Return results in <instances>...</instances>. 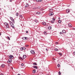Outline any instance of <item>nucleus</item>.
I'll return each mask as SVG.
<instances>
[{"label":"nucleus","mask_w":75,"mask_h":75,"mask_svg":"<svg viewBox=\"0 0 75 75\" xmlns=\"http://www.w3.org/2000/svg\"><path fill=\"white\" fill-rule=\"evenodd\" d=\"M22 48H23V50H25V47H22Z\"/></svg>","instance_id":"37"},{"label":"nucleus","mask_w":75,"mask_h":75,"mask_svg":"<svg viewBox=\"0 0 75 75\" xmlns=\"http://www.w3.org/2000/svg\"><path fill=\"white\" fill-rule=\"evenodd\" d=\"M41 8V7L40 6H38L37 8V9H40Z\"/></svg>","instance_id":"26"},{"label":"nucleus","mask_w":75,"mask_h":75,"mask_svg":"<svg viewBox=\"0 0 75 75\" xmlns=\"http://www.w3.org/2000/svg\"><path fill=\"white\" fill-rule=\"evenodd\" d=\"M61 18H60V17H59L58 18V19H59V20H60V19Z\"/></svg>","instance_id":"47"},{"label":"nucleus","mask_w":75,"mask_h":75,"mask_svg":"<svg viewBox=\"0 0 75 75\" xmlns=\"http://www.w3.org/2000/svg\"><path fill=\"white\" fill-rule=\"evenodd\" d=\"M7 62V63H8V64H10V63H11V62H10L8 60V61Z\"/></svg>","instance_id":"27"},{"label":"nucleus","mask_w":75,"mask_h":75,"mask_svg":"<svg viewBox=\"0 0 75 75\" xmlns=\"http://www.w3.org/2000/svg\"><path fill=\"white\" fill-rule=\"evenodd\" d=\"M44 35H47V33L46 31H44Z\"/></svg>","instance_id":"16"},{"label":"nucleus","mask_w":75,"mask_h":75,"mask_svg":"<svg viewBox=\"0 0 75 75\" xmlns=\"http://www.w3.org/2000/svg\"><path fill=\"white\" fill-rule=\"evenodd\" d=\"M35 21L36 23H38V20H35Z\"/></svg>","instance_id":"34"},{"label":"nucleus","mask_w":75,"mask_h":75,"mask_svg":"<svg viewBox=\"0 0 75 75\" xmlns=\"http://www.w3.org/2000/svg\"><path fill=\"white\" fill-rule=\"evenodd\" d=\"M1 75H4V74H1Z\"/></svg>","instance_id":"53"},{"label":"nucleus","mask_w":75,"mask_h":75,"mask_svg":"<svg viewBox=\"0 0 75 75\" xmlns=\"http://www.w3.org/2000/svg\"><path fill=\"white\" fill-rule=\"evenodd\" d=\"M58 54H59V55H60V56H62V53H58Z\"/></svg>","instance_id":"23"},{"label":"nucleus","mask_w":75,"mask_h":75,"mask_svg":"<svg viewBox=\"0 0 75 75\" xmlns=\"http://www.w3.org/2000/svg\"><path fill=\"white\" fill-rule=\"evenodd\" d=\"M30 52H31V54H34V53H35V52H34V50L31 51Z\"/></svg>","instance_id":"3"},{"label":"nucleus","mask_w":75,"mask_h":75,"mask_svg":"<svg viewBox=\"0 0 75 75\" xmlns=\"http://www.w3.org/2000/svg\"><path fill=\"white\" fill-rule=\"evenodd\" d=\"M61 21H61V20H59L58 21V23H59V24H60V23H61Z\"/></svg>","instance_id":"17"},{"label":"nucleus","mask_w":75,"mask_h":75,"mask_svg":"<svg viewBox=\"0 0 75 75\" xmlns=\"http://www.w3.org/2000/svg\"><path fill=\"white\" fill-rule=\"evenodd\" d=\"M40 13H41L40 12H37L36 13L37 14H40Z\"/></svg>","instance_id":"25"},{"label":"nucleus","mask_w":75,"mask_h":75,"mask_svg":"<svg viewBox=\"0 0 75 75\" xmlns=\"http://www.w3.org/2000/svg\"><path fill=\"white\" fill-rule=\"evenodd\" d=\"M73 29H74V28H73Z\"/></svg>","instance_id":"58"},{"label":"nucleus","mask_w":75,"mask_h":75,"mask_svg":"<svg viewBox=\"0 0 75 75\" xmlns=\"http://www.w3.org/2000/svg\"><path fill=\"white\" fill-rule=\"evenodd\" d=\"M49 15L50 16H53V15H54V13L53 12H50V13H49Z\"/></svg>","instance_id":"2"},{"label":"nucleus","mask_w":75,"mask_h":75,"mask_svg":"<svg viewBox=\"0 0 75 75\" xmlns=\"http://www.w3.org/2000/svg\"><path fill=\"white\" fill-rule=\"evenodd\" d=\"M23 58H26V55H24L23 56Z\"/></svg>","instance_id":"12"},{"label":"nucleus","mask_w":75,"mask_h":75,"mask_svg":"<svg viewBox=\"0 0 75 75\" xmlns=\"http://www.w3.org/2000/svg\"><path fill=\"white\" fill-rule=\"evenodd\" d=\"M28 7V4H27L26 5H25V7Z\"/></svg>","instance_id":"28"},{"label":"nucleus","mask_w":75,"mask_h":75,"mask_svg":"<svg viewBox=\"0 0 75 75\" xmlns=\"http://www.w3.org/2000/svg\"><path fill=\"white\" fill-rule=\"evenodd\" d=\"M7 38L8 40H10V37H9L7 36Z\"/></svg>","instance_id":"20"},{"label":"nucleus","mask_w":75,"mask_h":75,"mask_svg":"<svg viewBox=\"0 0 75 75\" xmlns=\"http://www.w3.org/2000/svg\"><path fill=\"white\" fill-rule=\"evenodd\" d=\"M10 2H11V1H11V0H10Z\"/></svg>","instance_id":"55"},{"label":"nucleus","mask_w":75,"mask_h":75,"mask_svg":"<svg viewBox=\"0 0 75 75\" xmlns=\"http://www.w3.org/2000/svg\"><path fill=\"white\" fill-rule=\"evenodd\" d=\"M4 25H6L8 24V23H4Z\"/></svg>","instance_id":"22"},{"label":"nucleus","mask_w":75,"mask_h":75,"mask_svg":"<svg viewBox=\"0 0 75 75\" xmlns=\"http://www.w3.org/2000/svg\"><path fill=\"white\" fill-rule=\"evenodd\" d=\"M21 66L22 67H23V66H24V64H21Z\"/></svg>","instance_id":"43"},{"label":"nucleus","mask_w":75,"mask_h":75,"mask_svg":"<svg viewBox=\"0 0 75 75\" xmlns=\"http://www.w3.org/2000/svg\"><path fill=\"white\" fill-rule=\"evenodd\" d=\"M33 67L35 69H37V68H38L37 66H33Z\"/></svg>","instance_id":"7"},{"label":"nucleus","mask_w":75,"mask_h":75,"mask_svg":"<svg viewBox=\"0 0 75 75\" xmlns=\"http://www.w3.org/2000/svg\"><path fill=\"white\" fill-rule=\"evenodd\" d=\"M22 39H23V40H27V38L26 37H23L22 38Z\"/></svg>","instance_id":"9"},{"label":"nucleus","mask_w":75,"mask_h":75,"mask_svg":"<svg viewBox=\"0 0 75 75\" xmlns=\"http://www.w3.org/2000/svg\"><path fill=\"white\" fill-rule=\"evenodd\" d=\"M33 73L35 74V70H34L33 71Z\"/></svg>","instance_id":"24"},{"label":"nucleus","mask_w":75,"mask_h":75,"mask_svg":"<svg viewBox=\"0 0 75 75\" xmlns=\"http://www.w3.org/2000/svg\"><path fill=\"white\" fill-rule=\"evenodd\" d=\"M62 32L63 33H64V34H65L66 33V31H65V30H62Z\"/></svg>","instance_id":"10"},{"label":"nucleus","mask_w":75,"mask_h":75,"mask_svg":"<svg viewBox=\"0 0 75 75\" xmlns=\"http://www.w3.org/2000/svg\"><path fill=\"white\" fill-rule=\"evenodd\" d=\"M55 51H58V49H55Z\"/></svg>","instance_id":"40"},{"label":"nucleus","mask_w":75,"mask_h":75,"mask_svg":"<svg viewBox=\"0 0 75 75\" xmlns=\"http://www.w3.org/2000/svg\"><path fill=\"white\" fill-rule=\"evenodd\" d=\"M42 24L44 25H46V23L44 22H42Z\"/></svg>","instance_id":"8"},{"label":"nucleus","mask_w":75,"mask_h":75,"mask_svg":"<svg viewBox=\"0 0 75 75\" xmlns=\"http://www.w3.org/2000/svg\"><path fill=\"white\" fill-rule=\"evenodd\" d=\"M6 28H9V25H8H8H6Z\"/></svg>","instance_id":"15"},{"label":"nucleus","mask_w":75,"mask_h":75,"mask_svg":"<svg viewBox=\"0 0 75 75\" xmlns=\"http://www.w3.org/2000/svg\"><path fill=\"white\" fill-rule=\"evenodd\" d=\"M13 67L12 68V69H13Z\"/></svg>","instance_id":"57"},{"label":"nucleus","mask_w":75,"mask_h":75,"mask_svg":"<svg viewBox=\"0 0 75 75\" xmlns=\"http://www.w3.org/2000/svg\"><path fill=\"white\" fill-rule=\"evenodd\" d=\"M19 59H22V60H23V58H22V57H20Z\"/></svg>","instance_id":"38"},{"label":"nucleus","mask_w":75,"mask_h":75,"mask_svg":"<svg viewBox=\"0 0 75 75\" xmlns=\"http://www.w3.org/2000/svg\"><path fill=\"white\" fill-rule=\"evenodd\" d=\"M70 12V10H69V9H67L66 13H69Z\"/></svg>","instance_id":"4"},{"label":"nucleus","mask_w":75,"mask_h":75,"mask_svg":"<svg viewBox=\"0 0 75 75\" xmlns=\"http://www.w3.org/2000/svg\"><path fill=\"white\" fill-rule=\"evenodd\" d=\"M11 20H12V21H13V23H14V19H13V18L11 17H10Z\"/></svg>","instance_id":"1"},{"label":"nucleus","mask_w":75,"mask_h":75,"mask_svg":"<svg viewBox=\"0 0 75 75\" xmlns=\"http://www.w3.org/2000/svg\"><path fill=\"white\" fill-rule=\"evenodd\" d=\"M57 67H58L59 68V67H60V64H58V65H57Z\"/></svg>","instance_id":"30"},{"label":"nucleus","mask_w":75,"mask_h":75,"mask_svg":"<svg viewBox=\"0 0 75 75\" xmlns=\"http://www.w3.org/2000/svg\"><path fill=\"white\" fill-rule=\"evenodd\" d=\"M33 65H37V64L35 62L33 63Z\"/></svg>","instance_id":"19"},{"label":"nucleus","mask_w":75,"mask_h":75,"mask_svg":"<svg viewBox=\"0 0 75 75\" xmlns=\"http://www.w3.org/2000/svg\"><path fill=\"white\" fill-rule=\"evenodd\" d=\"M52 20L53 21H55V19L54 18H52Z\"/></svg>","instance_id":"36"},{"label":"nucleus","mask_w":75,"mask_h":75,"mask_svg":"<svg viewBox=\"0 0 75 75\" xmlns=\"http://www.w3.org/2000/svg\"><path fill=\"white\" fill-rule=\"evenodd\" d=\"M21 51H23V47H21Z\"/></svg>","instance_id":"33"},{"label":"nucleus","mask_w":75,"mask_h":75,"mask_svg":"<svg viewBox=\"0 0 75 75\" xmlns=\"http://www.w3.org/2000/svg\"><path fill=\"white\" fill-rule=\"evenodd\" d=\"M1 35V33L0 32V35Z\"/></svg>","instance_id":"51"},{"label":"nucleus","mask_w":75,"mask_h":75,"mask_svg":"<svg viewBox=\"0 0 75 75\" xmlns=\"http://www.w3.org/2000/svg\"><path fill=\"white\" fill-rule=\"evenodd\" d=\"M33 9H37L36 7H34L33 8Z\"/></svg>","instance_id":"42"},{"label":"nucleus","mask_w":75,"mask_h":75,"mask_svg":"<svg viewBox=\"0 0 75 75\" xmlns=\"http://www.w3.org/2000/svg\"><path fill=\"white\" fill-rule=\"evenodd\" d=\"M61 72L60 71H59V75H61Z\"/></svg>","instance_id":"35"},{"label":"nucleus","mask_w":75,"mask_h":75,"mask_svg":"<svg viewBox=\"0 0 75 75\" xmlns=\"http://www.w3.org/2000/svg\"><path fill=\"white\" fill-rule=\"evenodd\" d=\"M46 50L47 51H48V49H46Z\"/></svg>","instance_id":"50"},{"label":"nucleus","mask_w":75,"mask_h":75,"mask_svg":"<svg viewBox=\"0 0 75 75\" xmlns=\"http://www.w3.org/2000/svg\"><path fill=\"white\" fill-rule=\"evenodd\" d=\"M1 68H4V64H2L1 65Z\"/></svg>","instance_id":"13"},{"label":"nucleus","mask_w":75,"mask_h":75,"mask_svg":"<svg viewBox=\"0 0 75 75\" xmlns=\"http://www.w3.org/2000/svg\"><path fill=\"white\" fill-rule=\"evenodd\" d=\"M48 29L49 30H51V27L50 26L48 27Z\"/></svg>","instance_id":"29"},{"label":"nucleus","mask_w":75,"mask_h":75,"mask_svg":"<svg viewBox=\"0 0 75 75\" xmlns=\"http://www.w3.org/2000/svg\"><path fill=\"white\" fill-rule=\"evenodd\" d=\"M18 75H20V74H18Z\"/></svg>","instance_id":"56"},{"label":"nucleus","mask_w":75,"mask_h":75,"mask_svg":"<svg viewBox=\"0 0 75 75\" xmlns=\"http://www.w3.org/2000/svg\"><path fill=\"white\" fill-rule=\"evenodd\" d=\"M51 22L52 23H54V21H51Z\"/></svg>","instance_id":"31"},{"label":"nucleus","mask_w":75,"mask_h":75,"mask_svg":"<svg viewBox=\"0 0 75 75\" xmlns=\"http://www.w3.org/2000/svg\"><path fill=\"white\" fill-rule=\"evenodd\" d=\"M9 24H11V25H13V23L11 21L9 22Z\"/></svg>","instance_id":"14"},{"label":"nucleus","mask_w":75,"mask_h":75,"mask_svg":"<svg viewBox=\"0 0 75 75\" xmlns=\"http://www.w3.org/2000/svg\"><path fill=\"white\" fill-rule=\"evenodd\" d=\"M49 11L50 13H51L52 12V11H53V10H52V9H50L49 10Z\"/></svg>","instance_id":"11"},{"label":"nucleus","mask_w":75,"mask_h":75,"mask_svg":"<svg viewBox=\"0 0 75 75\" xmlns=\"http://www.w3.org/2000/svg\"><path fill=\"white\" fill-rule=\"evenodd\" d=\"M55 44H58V42H56L55 43Z\"/></svg>","instance_id":"49"},{"label":"nucleus","mask_w":75,"mask_h":75,"mask_svg":"<svg viewBox=\"0 0 75 75\" xmlns=\"http://www.w3.org/2000/svg\"><path fill=\"white\" fill-rule=\"evenodd\" d=\"M53 60H54V61H55V59L54 58H53Z\"/></svg>","instance_id":"46"},{"label":"nucleus","mask_w":75,"mask_h":75,"mask_svg":"<svg viewBox=\"0 0 75 75\" xmlns=\"http://www.w3.org/2000/svg\"><path fill=\"white\" fill-rule=\"evenodd\" d=\"M60 34H62V32H60Z\"/></svg>","instance_id":"45"},{"label":"nucleus","mask_w":75,"mask_h":75,"mask_svg":"<svg viewBox=\"0 0 75 75\" xmlns=\"http://www.w3.org/2000/svg\"><path fill=\"white\" fill-rule=\"evenodd\" d=\"M29 46V45H25V46L26 47H28Z\"/></svg>","instance_id":"39"},{"label":"nucleus","mask_w":75,"mask_h":75,"mask_svg":"<svg viewBox=\"0 0 75 75\" xmlns=\"http://www.w3.org/2000/svg\"><path fill=\"white\" fill-rule=\"evenodd\" d=\"M11 25V27H12L13 28H14V26L13 24V25Z\"/></svg>","instance_id":"21"},{"label":"nucleus","mask_w":75,"mask_h":75,"mask_svg":"<svg viewBox=\"0 0 75 75\" xmlns=\"http://www.w3.org/2000/svg\"><path fill=\"white\" fill-rule=\"evenodd\" d=\"M26 33H28V31H26Z\"/></svg>","instance_id":"52"},{"label":"nucleus","mask_w":75,"mask_h":75,"mask_svg":"<svg viewBox=\"0 0 75 75\" xmlns=\"http://www.w3.org/2000/svg\"><path fill=\"white\" fill-rule=\"evenodd\" d=\"M18 13H16V16H18Z\"/></svg>","instance_id":"41"},{"label":"nucleus","mask_w":75,"mask_h":75,"mask_svg":"<svg viewBox=\"0 0 75 75\" xmlns=\"http://www.w3.org/2000/svg\"><path fill=\"white\" fill-rule=\"evenodd\" d=\"M68 26H69V27L71 28V27H72V24H71L69 23L68 24Z\"/></svg>","instance_id":"5"},{"label":"nucleus","mask_w":75,"mask_h":75,"mask_svg":"<svg viewBox=\"0 0 75 75\" xmlns=\"http://www.w3.org/2000/svg\"><path fill=\"white\" fill-rule=\"evenodd\" d=\"M19 16L20 17H21V18H23V16H22V15H20Z\"/></svg>","instance_id":"32"},{"label":"nucleus","mask_w":75,"mask_h":75,"mask_svg":"<svg viewBox=\"0 0 75 75\" xmlns=\"http://www.w3.org/2000/svg\"><path fill=\"white\" fill-rule=\"evenodd\" d=\"M9 58H11V59H13V55H10L9 56Z\"/></svg>","instance_id":"6"},{"label":"nucleus","mask_w":75,"mask_h":75,"mask_svg":"<svg viewBox=\"0 0 75 75\" xmlns=\"http://www.w3.org/2000/svg\"><path fill=\"white\" fill-rule=\"evenodd\" d=\"M39 1L41 2V1H42V0H39Z\"/></svg>","instance_id":"48"},{"label":"nucleus","mask_w":75,"mask_h":75,"mask_svg":"<svg viewBox=\"0 0 75 75\" xmlns=\"http://www.w3.org/2000/svg\"><path fill=\"white\" fill-rule=\"evenodd\" d=\"M8 61H9L11 62H12V60H11V59L10 58L8 59Z\"/></svg>","instance_id":"18"},{"label":"nucleus","mask_w":75,"mask_h":75,"mask_svg":"<svg viewBox=\"0 0 75 75\" xmlns=\"http://www.w3.org/2000/svg\"><path fill=\"white\" fill-rule=\"evenodd\" d=\"M36 0L37 2H38L39 1V0Z\"/></svg>","instance_id":"44"},{"label":"nucleus","mask_w":75,"mask_h":75,"mask_svg":"<svg viewBox=\"0 0 75 75\" xmlns=\"http://www.w3.org/2000/svg\"><path fill=\"white\" fill-rule=\"evenodd\" d=\"M74 55H75V52H74Z\"/></svg>","instance_id":"54"}]
</instances>
